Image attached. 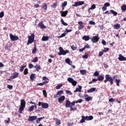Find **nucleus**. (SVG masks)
<instances>
[{
    "instance_id": "f257e3e1",
    "label": "nucleus",
    "mask_w": 126,
    "mask_h": 126,
    "mask_svg": "<svg viewBox=\"0 0 126 126\" xmlns=\"http://www.w3.org/2000/svg\"><path fill=\"white\" fill-rule=\"evenodd\" d=\"M118 78L117 75H114L113 77L111 76L109 74L105 75V80H104V83H107L108 81L110 82V85H113L114 84V79Z\"/></svg>"
},
{
    "instance_id": "f03ea898",
    "label": "nucleus",
    "mask_w": 126,
    "mask_h": 126,
    "mask_svg": "<svg viewBox=\"0 0 126 126\" xmlns=\"http://www.w3.org/2000/svg\"><path fill=\"white\" fill-rule=\"evenodd\" d=\"M26 105V101L25 99L21 100V106L19 107V111L20 114H22V111H24V108H25Z\"/></svg>"
},
{
    "instance_id": "7ed1b4c3",
    "label": "nucleus",
    "mask_w": 126,
    "mask_h": 126,
    "mask_svg": "<svg viewBox=\"0 0 126 126\" xmlns=\"http://www.w3.org/2000/svg\"><path fill=\"white\" fill-rule=\"evenodd\" d=\"M34 39H35V34L31 33V35L28 36V42L27 43V46H29L30 44H32V43L34 42Z\"/></svg>"
},
{
    "instance_id": "20e7f679",
    "label": "nucleus",
    "mask_w": 126,
    "mask_h": 126,
    "mask_svg": "<svg viewBox=\"0 0 126 126\" xmlns=\"http://www.w3.org/2000/svg\"><path fill=\"white\" fill-rule=\"evenodd\" d=\"M59 50L60 51V52L58 53L59 56H62V55L63 56H65V55H66V54L69 53V50H64L62 47H59Z\"/></svg>"
},
{
    "instance_id": "39448f33",
    "label": "nucleus",
    "mask_w": 126,
    "mask_h": 126,
    "mask_svg": "<svg viewBox=\"0 0 126 126\" xmlns=\"http://www.w3.org/2000/svg\"><path fill=\"white\" fill-rule=\"evenodd\" d=\"M38 105L39 107L41 106L42 109H48V108H49V104L47 103H42L41 102H39Z\"/></svg>"
},
{
    "instance_id": "423d86ee",
    "label": "nucleus",
    "mask_w": 126,
    "mask_h": 126,
    "mask_svg": "<svg viewBox=\"0 0 126 126\" xmlns=\"http://www.w3.org/2000/svg\"><path fill=\"white\" fill-rule=\"evenodd\" d=\"M67 81H68L69 83H71L73 86H76V85L77 84V81L73 80V78H70V77L68 78Z\"/></svg>"
},
{
    "instance_id": "0eeeda50",
    "label": "nucleus",
    "mask_w": 126,
    "mask_h": 126,
    "mask_svg": "<svg viewBox=\"0 0 126 126\" xmlns=\"http://www.w3.org/2000/svg\"><path fill=\"white\" fill-rule=\"evenodd\" d=\"M19 76V73L17 72H14L13 73V75L10 77V78L8 79V80L10 81L11 79H15V78H17Z\"/></svg>"
},
{
    "instance_id": "6e6552de",
    "label": "nucleus",
    "mask_w": 126,
    "mask_h": 126,
    "mask_svg": "<svg viewBox=\"0 0 126 126\" xmlns=\"http://www.w3.org/2000/svg\"><path fill=\"white\" fill-rule=\"evenodd\" d=\"M9 36L11 41H17V40H19V39L18 36L13 35L12 33H10Z\"/></svg>"
},
{
    "instance_id": "1a4fd4ad",
    "label": "nucleus",
    "mask_w": 126,
    "mask_h": 126,
    "mask_svg": "<svg viewBox=\"0 0 126 126\" xmlns=\"http://www.w3.org/2000/svg\"><path fill=\"white\" fill-rule=\"evenodd\" d=\"M36 120H37L36 116H30L28 119V122H31V123H33Z\"/></svg>"
},
{
    "instance_id": "9d476101",
    "label": "nucleus",
    "mask_w": 126,
    "mask_h": 126,
    "mask_svg": "<svg viewBox=\"0 0 126 126\" xmlns=\"http://www.w3.org/2000/svg\"><path fill=\"white\" fill-rule=\"evenodd\" d=\"M83 4H84V1H77V2H75L74 3V4H73L72 5V6L77 7V6H79L80 5H83Z\"/></svg>"
},
{
    "instance_id": "9b49d317",
    "label": "nucleus",
    "mask_w": 126,
    "mask_h": 126,
    "mask_svg": "<svg viewBox=\"0 0 126 126\" xmlns=\"http://www.w3.org/2000/svg\"><path fill=\"white\" fill-rule=\"evenodd\" d=\"M100 38L97 36H93L91 38V41L93 43H97L99 41Z\"/></svg>"
},
{
    "instance_id": "f8f14e48",
    "label": "nucleus",
    "mask_w": 126,
    "mask_h": 126,
    "mask_svg": "<svg viewBox=\"0 0 126 126\" xmlns=\"http://www.w3.org/2000/svg\"><path fill=\"white\" fill-rule=\"evenodd\" d=\"M63 91H58L57 93L56 94L54 95V98H59V97L61 96V95H62V94H63Z\"/></svg>"
},
{
    "instance_id": "ddd939ff",
    "label": "nucleus",
    "mask_w": 126,
    "mask_h": 126,
    "mask_svg": "<svg viewBox=\"0 0 126 126\" xmlns=\"http://www.w3.org/2000/svg\"><path fill=\"white\" fill-rule=\"evenodd\" d=\"M65 100V96L64 95H62L58 98V102L60 104L63 103V101Z\"/></svg>"
},
{
    "instance_id": "4468645a",
    "label": "nucleus",
    "mask_w": 126,
    "mask_h": 126,
    "mask_svg": "<svg viewBox=\"0 0 126 126\" xmlns=\"http://www.w3.org/2000/svg\"><path fill=\"white\" fill-rule=\"evenodd\" d=\"M84 97H85V101H86L87 102H89V101H91L93 98L92 96H89L88 94H84Z\"/></svg>"
},
{
    "instance_id": "2eb2a0df",
    "label": "nucleus",
    "mask_w": 126,
    "mask_h": 126,
    "mask_svg": "<svg viewBox=\"0 0 126 126\" xmlns=\"http://www.w3.org/2000/svg\"><path fill=\"white\" fill-rule=\"evenodd\" d=\"M78 24H79V26H78L79 30H82V29L84 28V26H83V22L79 21L78 22Z\"/></svg>"
},
{
    "instance_id": "dca6fc26",
    "label": "nucleus",
    "mask_w": 126,
    "mask_h": 126,
    "mask_svg": "<svg viewBox=\"0 0 126 126\" xmlns=\"http://www.w3.org/2000/svg\"><path fill=\"white\" fill-rule=\"evenodd\" d=\"M60 13L62 17H65V16H66V15H67V14L68 13V11L66 10L65 11H60Z\"/></svg>"
},
{
    "instance_id": "f3484780",
    "label": "nucleus",
    "mask_w": 126,
    "mask_h": 126,
    "mask_svg": "<svg viewBox=\"0 0 126 126\" xmlns=\"http://www.w3.org/2000/svg\"><path fill=\"white\" fill-rule=\"evenodd\" d=\"M118 60L121 62L124 61H126V57H124L122 54H119V57H118Z\"/></svg>"
},
{
    "instance_id": "a211bd4d",
    "label": "nucleus",
    "mask_w": 126,
    "mask_h": 126,
    "mask_svg": "<svg viewBox=\"0 0 126 126\" xmlns=\"http://www.w3.org/2000/svg\"><path fill=\"white\" fill-rule=\"evenodd\" d=\"M97 92L96 88H92L88 90H87L88 93H93V92Z\"/></svg>"
},
{
    "instance_id": "6ab92c4d",
    "label": "nucleus",
    "mask_w": 126,
    "mask_h": 126,
    "mask_svg": "<svg viewBox=\"0 0 126 126\" xmlns=\"http://www.w3.org/2000/svg\"><path fill=\"white\" fill-rule=\"evenodd\" d=\"M81 118L82 119L79 122L80 124H83V123H85V121H86V116L83 115L81 116Z\"/></svg>"
},
{
    "instance_id": "aec40b11",
    "label": "nucleus",
    "mask_w": 126,
    "mask_h": 126,
    "mask_svg": "<svg viewBox=\"0 0 126 126\" xmlns=\"http://www.w3.org/2000/svg\"><path fill=\"white\" fill-rule=\"evenodd\" d=\"M38 26L40 27L41 29H45L46 26L44 24H43V21H41L38 23Z\"/></svg>"
},
{
    "instance_id": "412c9836",
    "label": "nucleus",
    "mask_w": 126,
    "mask_h": 126,
    "mask_svg": "<svg viewBox=\"0 0 126 126\" xmlns=\"http://www.w3.org/2000/svg\"><path fill=\"white\" fill-rule=\"evenodd\" d=\"M36 52H37V44H36V43H34L33 49L32 50V54H36Z\"/></svg>"
},
{
    "instance_id": "4be33fe9",
    "label": "nucleus",
    "mask_w": 126,
    "mask_h": 126,
    "mask_svg": "<svg viewBox=\"0 0 126 126\" xmlns=\"http://www.w3.org/2000/svg\"><path fill=\"white\" fill-rule=\"evenodd\" d=\"M65 62L66 63L69 64V65H71L72 64V62L70 61V59H69V58H67L66 59H65Z\"/></svg>"
},
{
    "instance_id": "5701e85b",
    "label": "nucleus",
    "mask_w": 126,
    "mask_h": 126,
    "mask_svg": "<svg viewBox=\"0 0 126 126\" xmlns=\"http://www.w3.org/2000/svg\"><path fill=\"white\" fill-rule=\"evenodd\" d=\"M82 39L85 41H89L90 40V37L89 35H84L82 37Z\"/></svg>"
},
{
    "instance_id": "b1692460",
    "label": "nucleus",
    "mask_w": 126,
    "mask_h": 126,
    "mask_svg": "<svg viewBox=\"0 0 126 126\" xmlns=\"http://www.w3.org/2000/svg\"><path fill=\"white\" fill-rule=\"evenodd\" d=\"M81 89H82V87L81 86H79V87L76 88L74 92H81Z\"/></svg>"
},
{
    "instance_id": "393cba45",
    "label": "nucleus",
    "mask_w": 126,
    "mask_h": 126,
    "mask_svg": "<svg viewBox=\"0 0 126 126\" xmlns=\"http://www.w3.org/2000/svg\"><path fill=\"white\" fill-rule=\"evenodd\" d=\"M86 121H92L93 119H94V117H93V116H86Z\"/></svg>"
},
{
    "instance_id": "a878e982",
    "label": "nucleus",
    "mask_w": 126,
    "mask_h": 126,
    "mask_svg": "<svg viewBox=\"0 0 126 126\" xmlns=\"http://www.w3.org/2000/svg\"><path fill=\"white\" fill-rule=\"evenodd\" d=\"M70 101L69 100H66L65 107L66 108H70Z\"/></svg>"
},
{
    "instance_id": "bb28decb",
    "label": "nucleus",
    "mask_w": 126,
    "mask_h": 126,
    "mask_svg": "<svg viewBox=\"0 0 126 126\" xmlns=\"http://www.w3.org/2000/svg\"><path fill=\"white\" fill-rule=\"evenodd\" d=\"M34 67L36 68V71H39V70L41 69V66H40V65H38L37 64L34 66Z\"/></svg>"
},
{
    "instance_id": "cd10ccee",
    "label": "nucleus",
    "mask_w": 126,
    "mask_h": 126,
    "mask_svg": "<svg viewBox=\"0 0 126 126\" xmlns=\"http://www.w3.org/2000/svg\"><path fill=\"white\" fill-rule=\"evenodd\" d=\"M43 119H45V117L38 118L37 119L36 118V120L35 121L36 124H39V123H40V122H41V120H43Z\"/></svg>"
},
{
    "instance_id": "c85d7f7f",
    "label": "nucleus",
    "mask_w": 126,
    "mask_h": 126,
    "mask_svg": "<svg viewBox=\"0 0 126 126\" xmlns=\"http://www.w3.org/2000/svg\"><path fill=\"white\" fill-rule=\"evenodd\" d=\"M114 29L118 30L121 28V25H120V24H116L114 25Z\"/></svg>"
},
{
    "instance_id": "c756f323",
    "label": "nucleus",
    "mask_w": 126,
    "mask_h": 126,
    "mask_svg": "<svg viewBox=\"0 0 126 126\" xmlns=\"http://www.w3.org/2000/svg\"><path fill=\"white\" fill-rule=\"evenodd\" d=\"M97 80H98V81H103V80H104L103 76H102V75L99 76L97 78Z\"/></svg>"
},
{
    "instance_id": "7c9ffc66",
    "label": "nucleus",
    "mask_w": 126,
    "mask_h": 126,
    "mask_svg": "<svg viewBox=\"0 0 126 126\" xmlns=\"http://www.w3.org/2000/svg\"><path fill=\"white\" fill-rule=\"evenodd\" d=\"M35 75H36V74H32L30 75V79L31 81H33V80H34V79H35Z\"/></svg>"
},
{
    "instance_id": "2f4dec72",
    "label": "nucleus",
    "mask_w": 126,
    "mask_h": 126,
    "mask_svg": "<svg viewBox=\"0 0 126 126\" xmlns=\"http://www.w3.org/2000/svg\"><path fill=\"white\" fill-rule=\"evenodd\" d=\"M110 13H112V14H113L114 16H117V15H118V12L114 11V10H110Z\"/></svg>"
},
{
    "instance_id": "473e14b6",
    "label": "nucleus",
    "mask_w": 126,
    "mask_h": 126,
    "mask_svg": "<svg viewBox=\"0 0 126 126\" xmlns=\"http://www.w3.org/2000/svg\"><path fill=\"white\" fill-rule=\"evenodd\" d=\"M49 40V37L48 36H43L42 38V41H48Z\"/></svg>"
},
{
    "instance_id": "72a5a7b5",
    "label": "nucleus",
    "mask_w": 126,
    "mask_h": 126,
    "mask_svg": "<svg viewBox=\"0 0 126 126\" xmlns=\"http://www.w3.org/2000/svg\"><path fill=\"white\" fill-rule=\"evenodd\" d=\"M80 72L82 75L86 74V70H80Z\"/></svg>"
},
{
    "instance_id": "f704fd0d",
    "label": "nucleus",
    "mask_w": 126,
    "mask_h": 126,
    "mask_svg": "<svg viewBox=\"0 0 126 126\" xmlns=\"http://www.w3.org/2000/svg\"><path fill=\"white\" fill-rule=\"evenodd\" d=\"M115 82L117 86H120V83L121 82V80H120V79H115Z\"/></svg>"
},
{
    "instance_id": "c9c22d12",
    "label": "nucleus",
    "mask_w": 126,
    "mask_h": 126,
    "mask_svg": "<svg viewBox=\"0 0 126 126\" xmlns=\"http://www.w3.org/2000/svg\"><path fill=\"white\" fill-rule=\"evenodd\" d=\"M34 110V105L31 106L30 108H29L28 111V112H32Z\"/></svg>"
},
{
    "instance_id": "e433bc0d",
    "label": "nucleus",
    "mask_w": 126,
    "mask_h": 126,
    "mask_svg": "<svg viewBox=\"0 0 126 126\" xmlns=\"http://www.w3.org/2000/svg\"><path fill=\"white\" fill-rule=\"evenodd\" d=\"M42 8L44 9V10H47L48 8V6H47V3H44V4L42 5Z\"/></svg>"
},
{
    "instance_id": "4c0bfd02",
    "label": "nucleus",
    "mask_w": 126,
    "mask_h": 126,
    "mask_svg": "<svg viewBox=\"0 0 126 126\" xmlns=\"http://www.w3.org/2000/svg\"><path fill=\"white\" fill-rule=\"evenodd\" d=\"M61 23H62V24L64 25V26H67V23L64 22V21H63V19H62L61 20Z\"/></svg>"
},
{
    "instance_id": "58836bf2",
    "label": "nucleus",
    "mask_w": 126,
    "mask_h": 126,
    "mask_svg": "<svg viewBox=\"0 0 126 126\" xmlns=\"http://www.w3.org/2000/svg\"><path fill=\"white\" fill-rule=\"evenodd\" d=\"M121 9L123 11H126V5L124 4L123 5H122V7H121Z\"/></svg>"
},
{
    "instance_id": "ea45409f",
    "label": "nucleus",
    "mask_w": 126,
    "mask_h": 126,
    "mask_svg": "<svg viewBox=\"0 0 126 126\" xmlns=\"http://www.w3.org/2000/svg\"><path fill=\"white\" fill-rule=\"evenodd\" d=\"M24 75H27L28 74V68H26L24 69Z\"/></svg>"
},
{
    "instance_id": "a19ab883",
    "label": "nucleus",
    "mask_w": 126,
    "mask_h": 126,
    "mask_svg": "<svg viewBox=\"0 0 126 126\" xmlns=\"http://www.w3.org/2000/svg\"><path fill=\"white\" fill-rule=\"evenodd\" d=\"M66 33L64 32V33H62L60 36H58V38H63V37H65Z\"/></svg>"
},
{
    "instance_id": "79ce46f5",
    "label": "nucleus",
    "mask_w": 126,
    "mask_h": 126,
    "mask_svg": "<svg viewBox=\"0 0 126 126\" xmlns=\"http://www.w3.org/2000/svg\"><path fill=\"white\" fill-rule=\"evenodd\" d=\"M26 67V65H23L20 68V71H21V72H22V71H23L24 70V68Z\"/></svg>"
},
{
    "instance_id": "37998d69",
    "label": "nucleus",
    "mask_w": 126,
    "mask_h": 126,
    "mask_svg": "<svg viewBox=\"0 0 126 126\" xmlns=\"http://www.w3.org/2000/svg\"><path fill=\"white\" fill-rule=\"evenodd\" d=\"M83 59H88V54L87 53H85L82 56Z\"/></svg>"
},
{
    "instance_id": "c03bdc74",
    "label": "nucleus",
    "mask_w": 126,
    "mask_h": 126,
    "mask_svg": "<svg viewBox=\"0 0 126 126\" xmlns=\"http://www.w3.org/2000/svg\"><path fill=\"white\" fill-rule=\"evenodd\" d=\"M109 50L110 49H109V48H104V50H103L102 51L103 53H107Z\"/></svg>"
},
{
    "instance_id": "a18cd8bd",
    "label": "nucleus",
    "mask_w": 126,
    "mask_h": 126,
    "mask_svg": "<svg viewBox=\"0 0 126 126\" xmlns=\"http://www.w3.org/2000/svg\"><path fill=\"white\" fill-rule=\"evenodd\" d=\"M95 8H96V5L94 4L92 5L91 7L89 8V9H95Z\"/></svg>"
},
{
    "instance_id": "49530a36",
    "label": "nucleus",
    "mask_w": 126,
    "mask_h": 126,
    "mask_svg": "<svg viewBox=\"0 0 126 126\" xmlns=\"http://www.w3.org/2000/svg\"><path fill=\"white\" fill-rule=\"evenodd\" d=\"M115 100H116V99L110 98L109 99V102H110V103H114V102H115Z\"/></svg>"
},
{
    "instance_id": "de8ad7c7",
    "label": "nucleus",
    "mask_w": 126,
    "mask_h": 126,
    "mask_svg": "<svg viewBox=\"0 0 126 126\" xmlns=\"http://www.w3.org/2000/svg\"><path fill=\"white\" fill-rule=\"evenodd\" d=\"M62 87H63V85L62 84L58 85L56 87V89H57V90L61 89V88Z\"/></svg>"
},
{
    "instance_id": "09e8293b",
    "label": "nucleus",
    "mask_w": 126,
    "mask_h": 126,
    "mask_svg": "<svg viewBox=\"0 0 126 126\" xmlns=\"http://www.w3.org/2000/svg\"><path fill=\"white\" fill-rule=\"evenodd\" d=\"M70 110L71 111H76V110H77V108H76V107H72H72H70Z\"/></svg>"
},
{
    "instance_id": "8fccbe9b",
    "label": "nucleus",
    "mask_w": 126,
    "mask_h": 126,
    "mask_svg": "<svg viewBox=\"0 0 126 126\" xmlns=\"http://www.w3.org/2000/svg\"><path fill=\"white\" fill-rule=\"evenodd\" d=\"M71 31H72V30H68L67 29H66L64 32L66 34H67V33H69V32H71Z\"/></svg>"
},
{
    "instance_id": "3c124183",
    "label": "nucleus",
    "mask_w": 126,
    "mask_h": 126,
    "mask_svg": "<svg viewBox=\"0 0 126 126\" xmlns=\"http://www.w3.org/2000/svg\"><path fill=\"white\" fill-rule=\"evenodd\" d=\"M94 76H99V72L98 71H96L94 73Z\"/></svg>"
},
{
    "instance_id": "603ef678",
    "label": "nucleus",
    "mask_w": 126,
    "mask_h": 126,
    "mask_svg": "<svg viewBox=\"0 0 126 126\" xmlns=\"http://www.w3.org/2000/svg\"><path fill=\"white\" fill-rule=\"evenodd\" d=\"M65 92L66 94H68V95H72V93L70 92V91L66 90Z\"/></svg>"
},
{
    "instance_id": "864d4df0",
    "label": "nucleus",
    "mask_w": 126,
    "mask_h": 126,
    "mask_svg": "<svg viewBox=\"0 0 126 126\" xmlns=\"http://www.w3.org/2000/svg\"><path fill=\"white\" fill-rule=\"evenodd\" d=\"M32 63H37L38 62V57H35L32 61Z\"/></svg>"
},
{
    "instance_id": "5fc2aeb1",
    "label": "nucleus",
    "mask_w": 126,
    "mask_h": 126,
    "mask_svg": "<svg viewBox=\"0 0 126 126\" xmlns=\"http://www.w3.org/2000/svg\"><path fill=\"white\" fill-rule=\"evenodd\" d=\"M42 92H43V94L44 97H45V98H46V97H47V92L46 91V90H43L42 91Z\"/></svg>"
},
{
    "instance_id": "6e6d98bb",
    "label": "nucleus",
    "mask_w": 126,
    "mask_h": 126,
    "mask_svg": "<svg viewBox=\"0 0 126 126\" xmlns=\"http://www.w3.org/2000/svg\"><path fill=\"white\" fill-rule=\"evenodd\" d=\"M3 16H4V13L3 12V11H1L0 13V18H2Z\"/></svg>"
},
{
    "instance_id": "4d7b16f0",
    "label": "nucleus",
    "mask_w": 126,
    "mask_h": 126,
    "mask_svg": "<svg viewBox=\"0 0 126 126\" xmlns=\"http://www.w3.org/2000/svg\"><path fill=\"white\" fill-rule=\"evenodd\" d=\"M82 101H83L82 99H80L78 100H76L75 101V103L78 104V103H82Z\"/></svg>"
},
{
    "instance_id": "13d9d810",
    "label": "nucleus",
    "mask_w": 126,
    "mask_h": 126,
    "mask_svg": "<svg viewBox=\"0 0 126 126\" xmlns=\"http://www.w3.org/2000/svg\"><path fill=\"white\" fill-rule=\"evenodd\" d=\"M90 48V46L88 44H87L84 47V49L85 50V49H89Z\"/></svg>"
},
{
    "instance_id": "bf43d9fd",
    "label": "nucleus",
    "mask_w": 126,
    "mask_h": 126,
    "mask_svg": "<svg viewBox=\"0 0 126 126\" xmlns=\"http://www.w3.org/2000/svg\"><path fill=\"white\" fill-rule=\"evenodd\" d=\"M71 49H72V50H73V51H75L76 50V49H77V48L76 47H75V46L73 45L71 47Z\"/></svg>"
},
{
    "instance_id": "052dcab7",
    "label": "nucleus",
    "mask_w": 126,
    "mask_h": 126,
    "mask_svg": "<svg viewBox=\"0 0 126 126\" xmlns=\"http://www.w3.org/2000/svg\"><path fill=\"white\" fill-rule=\"evenodd\" d=\"M57 5H58V3H54L53 4V5L52 6V7H53V8H56V7H57Z\"/></svg>"
},
{
    "instance_id": "680f3d73",
    "label": "nucleus",
    "mask_w": 126,
    "mask_h": 126,
    "mask_svg": "<svg viewBox=\"0 0 126 126\" xmlns=\"http://www.w3.org/2000/svg\"><path fill=\"white\" fill-rule=\"evenodd\" d=\"M56 122L57 126H60L61 125V121H60V120H57L56 121Z\"/></svg>"
},
{
    "instance_id": "e2e57ef3",
    "label": "nucleus",
    "mask_w": 126,
    "mask_h": 126,
    "mask_svg": "<svg viewBox=\"0 0 126 126\" xmlns=\"http://www.w3.org/2000/svg\"><path fill=\"white\" fill-rule=\"evenodd\" d=\"M67 5V2L66 1H64L63 3H62V6L65 7Z\"/></svg>"
},
{
    "instance_id": "0e129e2a",
    "label": "nucleus",
    "mask_w": 126,
    "mask_h": 126,
    "mask_svg": "<svg viewBox=\"0 0 126 126\" xmlns=\"http://www.w3.org/2000/svg\"><path fill=\"white\" fill-rule=\"evenodd\" d=\"M104 6L106 7H108V6H110V3L106 2V3H104Z\"/></svg>"
},
{
    "instance_id": "69168bd1",
    "label": "nucleus",
    "mask_w": 126,
    "mask_h": 126,
    "mask_svg": "<svg viewBox=\"0 0 126 126\" xmlns=\"http://www.w3.org/2000/svg\"><path fill=\"white\" fill-rule=\"evenodd\" d=\"M7 88H8L9 89H12L13 88V86H12V85H8L7 86Z\"/></svg>"
},
{
    "instance_id": "338daca9",
    "label": "nucleus",
    "mask_w": 126,
    "mask_h": 126,
    "mask_svg": "<svg viewBox=\"0 0 126 126\" xmlns=\"http://www.w3.org/2000/svg\"><path fill=\"white\" fill-rule=\"evenodd\" d=\"M33 67H34V65H33V64H29V68L31 69V68H33Z\"/></svg>"
},
{
    "instance_id": "774afa93",
    "label": "nucleus",
    "mask_w": 126,
    "mask_h": 126,
    "mask_svg": "<svg viewBox=\"0 0 126 126\" xmlns=\"http://www.w3.org/2000/svg\"><path fill=\"white\" fill-rule=\"evenodd\" d=\"M74 105H75V101H73L71 103H70V107H73V106H74Z\"/></svg>"
}]
</instances>
